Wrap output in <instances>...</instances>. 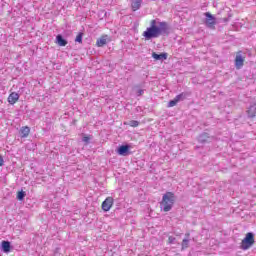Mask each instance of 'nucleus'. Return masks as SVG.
Wrapping results in <instances>:
<instances>
[{"label": "nucleus", "instance_id": "nucleus-26", "mask_svg": "<svg viewBox=\"0 0 256 256\" xmlns=\"http://www.w3.org/2000/svg\"><path fill=\"white\" fill-rule=\"evenodd\" d=\"M165 59H167V53H162L161 54V60L165 61Z\"/></svg>", "mask_w": 256, "mask_h": 256}, {"label": "nucleus", "instance_id": "nucleus-20", "mask_svg": "<svg viewBox=\"0 0 256 256\" xmlns=\"http://www.w3.org/2000/svg\"><path fill=\"white\" fill-rule=\"evenodd\" d=\"M75 43H83V32H79L75 38Z\"/></svg>", "mask_w": 256, "mask_h": 256}, {"label": "nucleus", "instance_id": "nucleus-4", "mask_svg": "<svg viewBox=\"0 0 256 256\" xmlns=\"http://www.w3.org/2000/svg\"><path fill=\"white\" fill-rule=\"evenodd\" d=\"M206 20L205 25L208 27V29H215V26L217 25V19L213 17V15L209 12H206L205 14Z\"/></svg>", "mask_w": 256, "mask_h": 256}, {"label": "nucleus", "instance_id": "nucleus-13", "mask_svg": "<svg viewBox=\"0 0 256 256\" xmlns=\"http://www.w3.org/2000/svg\"><path fill=\"white\" fill-rule=\"evenodd\" d=\"M248 117H255L256 116V104L250 105V107L247 110Z\"/></svg>", "mask_w": 256, "mask_h": 256}, {"label": "nucleus", "instance_id": "nucleus-23", "mask_svg": "<svg viewBox=\"0 0 256 256\" xmlns=\"http://www.w3.org/2000/svg\"><path fill=\"white\" fill-rule=\"evenodd\" d=\"M177 100L174 98L173 100H171L169 103H168V107H175V105H177Z\"/></svg>", "mask_w": 256, "mask_h": 256}, {"label": "nucleus", "instance_id": "nucleus-17", "mask_svg": "<svg viewBox=\"0 0 256 256\" xmlns=\"http://www.w3.org/2000/svg\"><path fill=\"white\" fill-rule=\"evenodd\" d=\"M185 237L182 241V249H187L189 247V233L185 234Z\"/></svg>", "mask_w": 256, "mask_h": 256}, {"label": "nucleus", "instance_id": "nucleus-8", "mask_svg": "<svg viewBox=\"0 0 256 256\" xmlns=\"http://www.w3.org/2000/svg\"><path fill=\"white\" fill-rule=\"evenodd\" d=\"M11 249H13V246H11V242L7 240H3L1 242V251L3 253H11Z\"/></svg>", "mask_w": 256, "mask_h": 256}, {"label": "nucleus", "instance_id": "nucleus-28", "mask_svg": "<svg viewBox=\"0 0 256 256\" xmlns=\"http://www.w3.org/2000/svg\"><path fill=\"white\" fill-rule=\"evenodd\" d=\"M175 241V238L174 237H169V242L170 243H173Z\"/></svg>", "mask_w": 256, "mask_h": 256}, {"label": "nucleus", "instance_id": "nucleus-3", "mask_svg": "<svg viewBox=\"0 0 256 256\" xmlns=\"http://www.w3.org/2000/svg\"><path fill=\"white\" fill-rule=\"evenodd\" d=\"M255 244V234L252 232H249L246 234L245 238L241 242V249L244 251H247V249H250V247H253Z\"/></svg>", "mask_w": 256, "mask_h": 256}, {"label": "nucleus", "instance_id": "nucleus-9", "mask_svg": "<svg viewBox=\"0 0 256 256\" xmlns=\"http://www.w3.org/2000/svg\"><path fill=\"white\" fill-rule=\"evenodd\" d=\"M55 43L57 45H59V47H66V45L69 43V41H67V39L63 38V35L58 34L56 36Z\"/></svg>", "mask_w": 256, "mask_h": 256}, {"label": "nucleus", "instance_id": "nucleus-25", "mask_svg": "<svg viewBox=\"0 0 256 256\" xmlns=\"http://www.w3.org/2000/svg\"><path fill=\"white\" fill-rule=\"evenodd\" d=\"M82 141H83L84 143H86V144H89V141H91V138H89L88 136H84V137L82 138Z\"/></svg>", "mask_w": 256, "mask_h": 256}, {"label": "nucleus", "instance_id": "nucleus-24", "mask_svg": "<svg viewBox=\"0 0 256 256\" xmlns=\"http://www.w3.org/2000/svg\"><path fill=\"white\" fill-rule=\"evenodd\" d=\"M144 93H145V90H143V89H138V90L136 91L137 97H141V95H143Z\"/></svg>", "mask_w": 256, "mask_h": 256}, {"label": "nucleus", "instance_id": "nucleus-5", "mask_svg": "<svg viewBox=\"0 0 256 256\" xmlns=\"http://www.w3.org/2000/svg\"><path fill=\"white\" fill-rule=\"evenodd\" d=\"M130 149H131V146L128 144L121 145L117 148L116 153L118 155H121L122 157H127V155H130L131 153Z\"/></svg>", "mask_w": 256, "mask_h": 256}, {"label": "nucleus", "instance_id": "nucleus-6", "mask_svg": "<svg viewBox=\"0 0 256 256\" xmlns=\"http://www.w3.org/2000/svg\"><path fill=\"white\" fill-rule=\"evenodd\" d=\"M114 199L113 197H107L103 202H102V211L107 213V211H110L111 208L113 207Z\"/></svg>", "mask_w": 256, "mask_h": 256}, {"label": "nucleus", "instance_id": "nucleus-19", "mask_svg": "<svg viewBox=\"0 0 256 256\" xmlns=\"http://www.w3.org/2000/svg\"><path fill=\"white\" fill-rule=\"evenodd\" d=\"M124 125H129V127H139V121L130 120L129 122H125Z\"/></svg>", "mask_w": 256, "mask_h": 256}, {"label": "nucleus", "instance_id": "nucleus-16", "mask_svg": "<svg viewBox=\"0 0 256 256\" xmlns=\"http://www.w3.org/2000/svg\"><path fill=\"white\" fill-rule=\"evenodd\" d=\"M198 141H199V143H207V141H209V134H207V133H202V134L198 137Z\"/></svg>", "mask_w": 256, "mask_h": 256}, {"label": "nucleus", "instance_id": "nucleus-18", "mask_svg": "<svg viewBox=\"0 0 256 256\" xmlns=\"http://www.w3.org/2000/svg\"><path fill=\"white\" fill-rule=\"evenodd\" d=\"M27 196V193L23 190L19 191L17 193V199L18 201H24L25 197Z\"/></svg>", "mask_w": 256, "mask_h": 256}, {"label": "nucleus", "instance_id": "nucleus-2", "mask_svg": "<svg viewBox=\"0 0 256 256\" xmlns=\"http://www.w3.org/2000/svg\"><path fill=\"white\" fill-rule=\"evenodd\" d=\"M162 207L165 213L169 212L173 209V205L175 204V194L173 192H167L162 197Z\"/></svg>", "mask_w": 256, "mask_h": 256}, {"label": "nucleus", "instance_id": "nucleus-14", "mask_svg": "<svg viewBox=\"0 0 256 256\" xmlns=\"http://www.w3.org/2000/svg\"><path fill=\"white\" fill-rule=\"evenodd\" d=\"M97 47H104V45H107V36H102L99 38L96 42Z\"/></svg>", "mask_w": 256, "mask_h": 256}, {"label": "nucleus", "instance_id": "nucleus-12", "mask_svg": "<svg viewBox=\"0 0 256 256\" xmlns=\"http://www.w3.org/2000/svg\"><path fill=\"white\" fill-rule=\"evenodd\" d=\"M29 133H31V128H29V126H23L20 128V137L22 139L29 137Z\"/></svg>", "mask_w": 256, "mask_h": 256}, {"label": "nucleus", "instance_id": "nucleus-27", "mask_svg": "<svg viewBox=\"0 0 256 256\" xmlns=\"http://www.w3.org/2000/svg\"><path fill=\"white\" fill-rule=\"evenodd\" d=\"M3 163H5V161L3 160V156L0 155V167H3Z\"/></svg>", "mask_w": 256, "mask_h": 256}, {"label": "nucleus", "instance_id": "nucleus-21", "mask_svg": "<svg viewBox=\"0 0 256 256\" xmlns=\"http://www.w3.org/2000/svg\"><path fill=\"white\" fill-rule=\"evenodd\" d=\"M152 57L153 59H155L156 61H161V54H157L155 52L152 53Z\"/></svg>", "mask_w": 256, "mask_h": 256}, {"label": "nucleus", "instance_id": "nucleus-11", "mask_svg": "<svg viewBox=\"0 0 256 256\" xmlns=\"http://www.w3.org/2000/svg\"><path fill=\"white\" fill-rule=\"evenodd\" d=\"M142 4H143V0H131L132 11H139V9H141Z\"/></svg>", "mask_w": 256, "mask_h": 256}, {"label": "nucleus", "instance_id": "nucleus-15", "mask_svg": "<svg viewBox=\"0 0 256 256\" xmlns=\"http://www.w3.org/2000/svg\"><path fill=\"white\" fill-rule=\"evenodd\" d=\"M170 31L169 26L165 22H161V35H167Z\"/></svg>", "mask_w": 256, "mask_h": 256}, {"label": "nucleus", "instance_id": "nucleus-1", "mask_svg": "<svg viewBox=\"0 0 256 256\" xmlns=\"http://www.w3.org/2000/svg\"><path fill=\"white\" fill-rule=\"evenodd\" d=\"M161 35V26H157V21H151V27H148L146 31L143 32V37H145L146 41H150V39H155Z\"/></svg>", "mask_w": 256, "mask_h": 256}, {"label": "nucleus", "instance_id": "nucleus-22", "mask_svg": "<svg viewBox=\"0 0 256 256\" xmlns=\"http://www.w3.org/2000/svg\"><path fill=\"white\" fill-rule=\"evenodd\" d=\"M174 99L179 103V101H183V99H185V95L179 94Z\"/></svg>", "mask_w": 256, "mask_h": 256}, {"label": "nucleus", "instance_id": "nucleus-10", "mask_svg": "<svg viewBox=\"0 0 256 256\" xmlns=\"http://www.w3.org/2000/svg\"><path fill=\"white\" fill-rule=\"evenodd\" d=\"M18 101H19V94L18 93L12 92L8 96V103H10V105H15Z\"/></svg>", "mask_w": 256, "mask_h": 256}, {"label": "nucleus", "instance_id": "nucleus-7", "mask_svg": "<svg viewBox=\"0 0 256 256\" xmlns=\"http://www.w3.org/2000/svg\"><path fill=\"white\" fill-rule=\"evenodd\" d=\"M245 63V57L239 52L235 57V67L236 69H242L243 65Z\"/></svg>", "mask_w": 256, "mask_h": 256}]
</instances>
